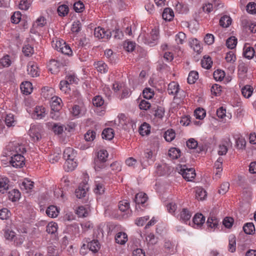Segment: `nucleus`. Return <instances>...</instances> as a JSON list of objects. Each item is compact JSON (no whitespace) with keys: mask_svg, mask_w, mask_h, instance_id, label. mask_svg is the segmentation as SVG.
Listing matches in <instances>:
<instances>
[{"mask_svg":"<svg viewBox=\"0 0 256 256\" xmlns=\"http://www.w3.org/2000/svg\"><path fill=\"white\" fill-rule=\"evenodd\" d=\"M27 70L28 74L30 75L32 77L38 76H39L40 72L37 65L34 62H30L28 64Z\"/></svg>","mask_w":256,"mask_h":256,"instance_id":"obj_17","label":"nucleus"},{"mask_svg":"<svg viewBox=\"0 0 256 256\" xmlns=\"http://www.w3.org/2000/svg\"><path fill=\"white\" fill-rule=\"evenodd\" d=\"M88 190V186L87 184H80L78 188H76L75 191V194L76 198H82L84 197L86 195Z\"/></svg>","mask_w":256,"mask_h":256,"instance_id":"obj_15","label":"nucleus"},{"mask_svg":"<svg viewBox=\"0 0 256 256\" xmlns=\"http://www.w3.org/2000/svg\"><path fill=\"white\" fill-rule=\"evenodd\" d=\"M150 130V126L146 122L142 124L139 128V132L142 136L149 134Z\"/></svg>","mask_w":256,"mask_h":256,"instance_id":"obj_39","label":"nucleus"},{"mask_svg":"<svg viewBox=\"0 0 256 256\" xmlns=\"http://www.w3.org/2000/svg\"><path fill=\"white\" fill-rule=\"evenodd\" d=\"M192 213L186 208H183L180 212L177 217L180 220L186 222L190 218Z\"/></svg>","mask_w":256,"mask_h":256,"instance_id":"obj_13","label":"nucleus"},{"mask_svg":"<svg viewBox=\"0 0 256 256\" xmlns=\"http://www.w3.org/2000/svg\"><path fill=\"white\" fill-rule=\"evenodd\" d=\"M119 124L124 129H134L136 127V120L126 116L124 114H120L118 116Z\"/></svg>","mask_w":256,"mask_h":256,"instance_id":"obj_6","label":"nucleus"},{"mask_svg":"<svg viewBox=\"0 0 256 256\" xmlns=\"http://www.w3.org/2000/svg\"><path fill=\"white\" fill-rule=\"evenodd\" d=\"M12 150L11 152H12V154H24L26 152V148H24V146L22 144H20L18 143L16 144H12Z\"/></svg>","mask_w":256,"mask_h":256,"instance_id":"obj_23","label":"nucleus"},{"mask_svg":"<svg viewBox=\"0 0 256 256\" xmlns=\"http://www.w3.org/2000/svg\"><path fill=\"white\" fill-rule=\"evenodd\" d=\"M102 136L104 139L111 140L114 136V130L112 128H104L102 132Z\"/></svg>","mask_w":256,"mask_h":256,"instance_id":"obj_28","label":"nucleus"},{"mask_svg":"<svg viewBox=\"0 0 256 256\" xmlns=\"http://www.w3.org/2000/svg\"><path fill=\"white\" fill-rule=\"evenodd\" d=\"M162 16L164 20L166 21H170L174 17V13L171 8H166L164 10L162 14Z\"/></svg>","mask_w":256,"mask_h":256,"instance_id":"obj_31","label":"nucleus"},{"mask_svg":"<svg viewBox=\"0 0 256 256\" xmlns=\"http://www.w3.org/2000/svg\"><path fill=\"white\" fill-rule=\"evenodd\" d=\"M232 23V18L230 16L224 15L220 20V24L223 28H228Z\"/></svg>","mask_w":256,"mask_h":256,"instance_id":"obj_37","label":"nucleus"},{"mask_svg":"<svg viewBox=\"0 0 256 256\" xmlns=\"http://www.w3.org/2000/svg\"><path fill=\"white\" fill-rule=\"evenodd\" d=\"M144 157L140 160V164L144 168L150 164V160L153 162V152L151 150L147 149L144 152Z\"/></svg>","mask_w":256,"mask_h":256,"instance_id":"obj_10","label":"nucleus"},{"mask_svg":"<svg viewBox=\"0 0 256 256\" xmlns=\"http://www.w3.org/2000/svg\"><path fill=\"white\" fill-rule=\"evenodd\" d=\"M206 196V192L202 188H197L196 190V198L198 200H203Z\"/></svg>","mask_w":256,"mask_h":256,"instance_id":"obj_42","label":"nucleus"},{"mask_svg":"<svg viewBox=\"0 0 256 256\" xmlns=\"http://www.w3.org/2000/svg\"><path fill=\"white\" fill-rule=\"evenodd\" d=\"M236 249V238L232 235L229 238L228 250L230 252H235Z\"/></svg>","mask_w":256,"mask_h":256,"instance_id":"obj_48","label":"nucleus"},{"mask_svg":"<svg viewBox=\"0 0 256 256\" xmlns=\"http://www.w3.org/2000/svg\"><path fill=\"white\" fill-rule=\"evenodd\" d=\"M31 2L28 0H21L19 4V8L22 10H28L30 7Z\"/></svg>","mask_w":256,"mask_h":256,"instance_id":"obj_63","label":"nucleus"},{"mask_svg":"<svg viewBox=\"0 0 256 256\" xmlns=\"http://www.w3.org/2000/svg\"><path fill=\"white\" fill-rule=\"evenodd\" d=\"M46 214L49 217L54 218L58 216L59 214V210L56 206H50L48 208Z\"/></svg>","mask_w":256,"mask_h":256,"instance_id":"obj_26","label":"nucleus"},{"mask_svg":"<svg viewBox=\"0 0 256 256\" xmlns=\"http://www.w3.org/2000/svg\"><path fill=\"white\" fill-rule=\"evenodd\" d=\"M148 197L146 194L144 192H139L135 196V202L136 205L143 204L147 200Z\"/></svg>","mask_w":256,"mask_h":256,"instance_id":"obj_27","label":"nucleus"},{"mask_svg":"<svg viewBox=\"0 0 256 256\" xmlns=\"http://www.w3.org/2000/svg\"><path fill=\"white\" fill-rule=\"evenodd\" d=\"M177 170L187 181H192L196 177L195 170L193 168H188L186 165H180L177 168Z\"/></svg>","mask_w":256,"mask_h":256,"instance_id":"obj_4","label":"nucleus"},{"mask_svg":"<svg viewBox=\"0 0 256 256\" xmlns=\"http://www.w3.org/2000/svg\"><path fill=\"white\" fill-rule=\"evenodd\" d=\"M47 112L44 107L36 106L32 114V116L34 119L40 120L44 118Z\"/></svg>","mask_w":256,"mask_h":256,"instance_id":"obj_9","label":"nucleus"},{"mask_svg":"<svg viewBox=\"0 0 256 256\" xmlns=\"http://www.w3.org/2000/svg\"><path fill=\"white\" fill-rule=\"evenodd\" d=\"M86 112V108L82 102L74 104L70 110L71 116L76 118H79L84 116Z\"/></svg>","mask_w":256,"mask_h":256,"instance_id":"obj_5","label":"nucleus"},{"mask_svg":"<svg viewBox=\"0 0 256 256\" xmlns=\"http://www.w3.org/2000/svg\"><path fill=\"white\" fill-rule=\"evenodd\" d=\"M6 125L8 126H14L16 124V120L14 114H10L6 115L5 118Z\"/></svg>","mask_w":256,"mask_h":256,"instance_id":"obj_43","label":"nucleus"},{"mask_svg":"<svg viewBox=\"0 0 256 256\" xmlns=\"http://www.w3.org/2000/svg\"><path fill=\"white\" fill-rule=\"evenodd\" d=\"M176 137V134L174 131L172 129L167 130L164 134V138L166 141L170 142Z\"/></svg>","mask_w":256,"mask_h":256,"instance_id":"obj_45","label":"nucleus"},{"mask_svg":"<svg viewBox=\"0 0 256 256\" xmlns=\"http://www.w3.org/2000/svg\"><path fill=\"white\" fill-rule=\"evenodd\" d=\"M68 7L64 4L61 5L58 8V12L60 16H65L68 14Z\"/></svg>","mask_w":256,"mask_h":256,"instance_id":"obj_57","label":"nucleus"},{"mask_svg":"<svg viewBox=\"0 0 256 256\" xmlns=\"http://www.w3.org/2000/svg\"><path fill=\"white\" fill-rule=\"evenodd\" d=\"M190 46L197 54H200L202 52V46L200 42L196 38H192L189 42Z\"/></svg>","mask_w":256,"mask_h":256,"instance_id":"obj_19","label":"nucleus"},{"mask_svg":"<svg viewBox=\"0 0 256 256\" xmlns=\"http://www.w3.org/2000/svg\"><path fill=\"white\" fill-rule=\"evenodd\" d=\"M186 40V34L182 32H180L175 36V40L177 44H183Z\"/></svg>","mask_w":256,"mask_h":256,"instance_id":"obj_54","label":"nucleus"},{"mask_svg":"<svg viewBox=\"0 0 256 256\" xmlns=\"http://www.w3.org/2000/svg\"><path fill=\"white\" fill-rule=\"evenodd\" d=\"M94 66L97 70L102 74H104L108 71V66L102 61H99L94 64Z\"/></svg>","mask_w":256,"mask_h":256,"instance_id":"obj_34","label":"nucleus"},{"mask_svg":"<svg viewBox=\"0 0 256 256\" xmlns=\"http://www.w3.org/2000/svg\"><path fill=\"white\" fill-rule=\"evenodd\" d=\"M63 156L65 160L76 159V152L72 148H66L64 152Z\"/></svg>","mask_w":256,"mask_h":256,"instance_id":"obj_21","label":"nucleus"},{"mask_svg":"<svg viewBox=\"0 0 256 256\" xmlns=\"http://www.w3.org/2000/svg\"><path fill=\"white\" fill-rule=\"evenodd\" d=\"M52 46L58 51L66 55H72V52L70 46L63 40H56L52 43Z\"/></svg>","mask_w":256,"mask_h":256,"instance_id":"obj_3","label":"nucleus"},{"mask_svg":"<svg viewBox=\"0 0 256 256\" xmlns=\"http://www.w3.org/2000/svg\"><path fill=\"white\" fill-rule=\"evenodd\" d=\"M9 180L7 178L0 179V192L4 194L8 188Z\"/></svg>","mask_w":256,"mask_h":256,"instance_id":"obj_35","label":"nucleus"},{"mask_svg":"<svg viewBox=\"0 0 256 256\" xmlns=\"http://www.w3.org/2000/svg\"><path fill=\"white\" fill-rule=\"evenodd\" d=\"M94 35L98 38L108 39L110 38L112 34L109 30H106L104 28L98 27L94 29Z\"/></svg>","mask_w":256,"mask_h":256,"instance_id":"obj_12","label":"nucleus"},{"mask_svg":"<svg viewBox=\"0 0 256 256\" xmlns=\"http://www.w3.org/2000/svg\"><path fill=\"white\" fill-rule=\"evenodd\" d=\"M108 156L105 150H100L97 152L96 158L94 160V169L96 172H100L106 168V162Z\"/></svg>","mask_w":256,"mask_h":256,"instance_id":"obj_2","label":"nucleus"},{"mask_svg":"<svg viewBox=\"0 0 256 256\" xmlns=\"http://www.w3.org/2000/svg\"><path fill=\"white\" fill-rule=\"evenodd\" d=\"M98 180L96 181V188L94 192L96 194H101L104 192V188L102 184L98 182Z\"/></svg>","mask_w":256,"mask_h":256,"instance_id":"obj_59","label":"nucleus"},{"mask_svg":"<svg viewBox=\"0 0 256 256\" xmlns=\"http://www.w3.org/2000/svg\"><path fill=\"white\" fill-rule=\"evenodd\" d=\"M181 152L180 150L176 148H170L168 152V155L172 159H178L180 157Z\"/></svg>","mask_w":256,"mask_h":256,"instance_id":"obj_36","label":"nucleus"},{"mask_svg":"<svg viewBox=\"0 0 256 256\" xmlns=\"http://www.w3.org/2000/svg\"><path fill=\"white\" fill-rule=\"evenodd\" d=\"M42 132V127L41 126L38 124L31 125L28 134L32 140L36 142L41 138Z\"/></svg>","mask_w":256,"mask_h":256,"instance_id":"obj_8","label":"nucleus"},{"mask_svg":"<svg viewBox=\"0 0 256 256\" xmlns=\"http://www.w3.org/2000/svg\"><path fill=\"white\" fill-rule=\"evenodd\" d=\"M88 246L90 250L94 252H97L100 248V246L98 240H94L88 244Z\"/></svg>","mask_w":256,"mask_h":256,"instance_id":"obj_49","label":"nucleus"},{"mask_svg":"<svg viewBox=\"0 0 256 256\" xmlns=\"http://www.w3.org/2000/svg\"><path fill=\"white\" fill-rule=\"evenodd\" d=\"M0 64L3 67H8L12 64V60L8 55L4 56L0 60Z\"/></svg>","mask_w":256,"mask_h":256,"instance_id":"obj_56","label":"nucleus"},{"mask_svg":"<svg viewBox=\"0 0 256 256\" xmlns=\"http://www.w3.org/2000/svg\"><path fill=\"white\" fill-rule=\"evenodd\" d=\"M211 58L209 56H204V58L201 60V64L202 68L209 69L211 68L212 64Z\"/></svg>","mask_w":256,"mask_h":256,"instance_id":"obj_47","label":"nucleus"},{"mask_svg":"<svg viewBox=\"0 0 256 256\" xmlns=\"http://www.w3.org/2000/svg\"><path fill=\"white\" fill-rule=\"evenodd\" d=\"M52 130L55 134H60L64 132V126L60 124H54Z\"/></svg>","mask_w":256,"mask_h":256,"instance_id":"obj_55","label":"nucleus"},{"mask_svg":"<svg viewBox=\"0 0 256 256\" xmlns=\"http://www.w3.org/2000/svg\"><path fill=\"white\" fill-rule=\"evenodd\" d=\"M118 208L122 212H126L130 208V204L126 200H123L119 202Z\"/></svg>","mask_w":256,"mask_h":256,"instance_id":"obj_61","label":"nucleus"},{"mask_svg":"<svg viewBox=\"0 0 256 256\" xmlns=\"http://www.w3.org/2000/svg\"><path fill=\"white\" fill-rule=\"evenodd\" d=\"M179 90V85L176 82H172L168 85V92L169 94L176 95Z\"/></svg>","mask_w":256,"mask_h":256,"instance_id":"obj_29","label":"nucleus"},{"mask_svg":"<svg viewBox=\"0 0 256 256\" xmlns=\"http://www.w3.org/2000/svg\"><path fill=\"white\" fill-rule=\"evenodd\" d=\"M60 88L65 94H68L70 91V84L65 80H61L60 83Z\"/></svg>","mask_w":256,"mask_h":256,"instance_id":"obj_38","label":"nucleus"},{"mask_svg":"<svg viewBox=\"0 0 256 256\" xmlns=\"http://www.w3.org/2000/svg\"><path fill=\"white\" fill-rule=\"evenodd\" d=\"M4 238L8 240L12 241L16 237V233L8 228H6L3 230Z\"/></svg>","mask_w":256,"mask_h":256,"instance_id":"obj_30","label":"nucleus"},{"mask_svg":"<svg viewBox=\"0 0 256 256\" xmlns=\"http://www.w3.org/2000/svg\"><path fill=\"white\" fill-rule=\"evenodd\" d=\"M232 142L229 138H226L218 146V154L220 156L226 154L228 147L231 146Z\"/></svg>","mask_w":256,"mask_h":256,"instance_id":"obj_11","label":"nucleus"},{"mask_svg":"<svg viewBox=\"0 0 256 256\" xmlns=\"http://www.w3.org/2000/svg\"><path fill=\"white\" fill-rule=\"evenodd\" d=\"M65 80L67 81L70 84H77L78 81V79L74 74H70L67 75L66 77Z\"/></svg>","mask_w":256,"mask_h":256,"instance_id":"obj_64","label":"nucleus"},{"mask_svg":"<svg viewBox=\"0 0 256 256\" xmlns=\"http://www.w3.org/2000/svg\"><path fill=\"white\" fill-rule=\"evenodd\" d=\"M77 160L76 159L66 160L64 164V168L66 171L70 172L74 170L77 166Z\"/></svg>","mask_w":256,"mask_h":256,"instance_id":"obj_22","label":"nucleus"},{"mask_svg":"<svg viewBox=\"0 0 256 256\" xmlns=\"http://www.w3.org/2000/svg\"><path fill=\"white\" fill-rule=\"evenodd\" d=\"M9 198L12 202H16L20 197V192L17 190H12L9 192Z\"/></svg>","mask_w":256,"mask_h":256,"instance_id":"obj_46","label":"nucleus"},{"mask_svg":"<svg viewBox=\"0 0 256 256\" xmlns=\"http://www.w3.org/2000/svg\"><path fill=\"white\" fill-rule=\"evenodd\" d=\"M158 39V32L156 29L152 30L150 34L141 33L138 37V42L140 43L153 46L155 45Z\"/></svg>","mask_w":256,"mask_h":256,"instance_id":"obj_1","label":"nucleus"},{"mask_svg":"<svg viewBox=\"0 0 256 256\" xmlns=\"http://www.w3.org/2000/svg\"><path fill=\"white\" fill-rule=\"evenodd\" d=\"M254 50L248 44H246L243 48L244 56L248 59H252L254 56Z\"/></svg>","mask_w":256,"mask_h":256,"instance_id":"obj_16","label":"nucleus"},{"mask_svg":"<svg viewBox=\"0 0 256 256\" xmlns=\"http://www.w3.org/2000/svg\"><path fill=\"white\" fill-rule=\"evenodd\" d=\"M58 226L56 223L54 222H49L46 226V232L48 234H54L58 230Z\"/></svg>","mask_w":256,"mask_h":256,"instance_id":"obj_51","label":"nucleus"},{"mask_svg":"<svg viewBox=\"0 0 256 256\" xmlns=\"http://www.w3.org/2000/svg\"><path fill=\"white\" fill-rule=\"evenodd\" d=\"M144 98L146 99H150L154 96V91L150 88H146L143 90Z\"/></svg>","mask_w":256,"mask_h":256,"instance_id":"obj_62","label":"nucleus"},{"mask_svg":"<svg viewBox=\"0 0 256 256\" xmlns=\"http://www.w3.org/2000/svg\"><path fill=\"white\" fill-rule=\"evenodd\" d=\"M76 213L79 217H86L88 214V210L84 206H80L77 208Z\"/></svg>","mask_w":256,"mask_h":256,"instance_id":"obj_53","label":"nucleus"},{"mask_svg":"<svg viewBox=\"0 0 256 256\" xmlns=\"http://www.w3.org/2000/svg\"><path fill=\"white\" fill-rule=\"evenodd\" d=\"M241 91L242 96L244 98H248L253 93L254 88L250 85H246L242 88Z\"/></svg>","mask_w":256,"mask_h":256,"instance_id":"obj_33","label":"nucleus"},{"mask_svg":"<svg viewBox=\"0 0 256 256\" xmlns=\"http://www.w3.org/2000/svg\"><path fill=\"white\" fill-rule=\"evenodd\" d=\"M22 92L24 94H29L32 93V84L28 81H26L22 83L20 86Z\"/></svg>","mask_w":256,"mask_h":256,"instance_id":"obj_24","label":"nucleus"},{"mask_svg":"<svg viewBox=\"0 0 256 256\" xmlns=\"http://www.w3.org/2000/svg\"><path fill=\"white\" fill-rule=\"evenodd\" d=\"M225 60L227 62L233 64L236 60V56L233 52L230 51L226 53Z\"/></svg>","mask_w":256,"mask_h":256,"instance_id":"obj_58","label":"nucleus"},{"mask_svg":"<svg viewBox=\"0 0 256 256\" xmlns=\"http://www.w3.org/2000/svg\"><path fill=\"white\" fill-rule=\"evenodd\" d=\"M115 240L116 243L124 244L128 240L127 235L123 232H118L115 236Z\"/></svg>","mask_w":256,"mask_h":256,"instance_id":"obj_32","label":"nucleus"},{"mask_svg":"<svg viewBox=\"0 0 256 256\" xmlns=\"http://www.w3.org/2000/svg\"><path fill=\"white\" fill-rule=\"evenodd\" d=\"M237 44V38L235 36H230L226 40V46L230 49L234 48Z\"/></svg>","mask_w":256,"mask_h":256,"instance_id":"obj_44","label":"nucleus"},{"mask_svg":"<svg viewBox=\"0 0 256 256\" xmlns=\"http://www.w3.org/2000/svg\"><path fill=\"white\" fill-rule=\"evenodd\" d=\"M198 78V74L197 72L192 71L190 72L188 78V82L190 84H194Z\"/></svg>","mask_w":256,"mask_h":256,"instance_id":"obj_50","label":"nucleus"},{"mask_svg":"<svg viewBox=\"0 0 256 256\" xmlns=\"http://www.w3.org/2000/svg\"><path fill=\"white\" fill-rule=\"evenodd\" d=\"M244 232L248 234H252L255 231L254 224L252 222L246 224L243 226Z\"/></svg>","mask_w":256,"mask_h":256,"instance_id":"obj_41","label":"nucleus"},{"mask_svg":"<svg viewBox=\"0 0 256 256\" xmlns=\"http://www.w3.org/2000/svg\"><path fill=\"white\" fill-rule=\"evenodd\" d=\"M206 114V111L202 108H198L194 111V116L197 119H203L205 117Z\"/></svg>","mask_w":256,"mask_h":256,"instance_id":"obj_60","label":"nucleus"},{"mask_svg":"<svg viewBox=\"0 0 256 256\" xmlns=\"http://www.w3.org/2000/svg\"><path fill=\"white\" fill-rule=\"evenodd\" d=\"M205 222V218L202 214H196L192 219V226L194 228L200 227Z\"/></svg>","mask_w":256,"mask_h":256,"instance_id":"obj_14","label":"nucleus"},{"mask_svg":"<svg viewBox=\"0 0 256 256\" xmlns=\"http://www.w3.org/2000/svg\"><path fill=\"white\" fill-rule=\"evenodd\" d=\"M11 160L10 164L11 165L16 168H20L24 166L25 164V158L24 156L20 154H11Z\"/></svg>","mask_w":256,"mask_h":256,"instance_id":"obj_7","label":"nucleus"},{"mask_svg":"<svg viewBox=\"0 0 256 256\" xmlns=\"http://www.w3.org/2000/svg\"><path fill=\"white\" fill-rule=\"evenodd\" d=\"M60 63L58 61L52 60L49 62L48 70L50 71L52 74L57 72Z\"/></svg>","mask_w":256,"mask_h":256,"instance_id":"obj_40","label":"nucleus"},{"mask_svg":"<svg viewBox=\"0 0 256 256\" xmlns=\"http://www.w3.org/2000/svg\"><path fill=\"white\" fill-rule=\"evenodd\" d=\"M34 188V182L28 179H24L21 184H20V188L21 190L26 192H28Z\"/></svg>","mask_w":256,"mask_h":256,"instance_id":"obj_20","label":"nucleus"},{"mask_svg":"<svg viewBox=\"0 0 256 256\" xmlns=\"http://www.w3.org/2000/svg\"><path fill=\"white\" fill-rule=\"evenodd\" d=\"M225 76V72L220 70H217L214 72V78L216 81H222Z\"/></svg>","mask_w":256,"mask_h":256,"instance_id":"obj_52","label":"nucleus"},{"mask_svg":"<svg viewBox=\"0 0 256 256\" xmlns=\"http://www.w3.org/2000/svg\"><path fill=\"white\" fill-rule=\"evenodd\" d=\"M62 100L58 96H54L51 98L50 106L52 110H60L62 107Z\"/></svg>","mask_w":256,"mask_h":256,"instance_id":"obj_18","label":"nucleus"},{"mask_svg":"<svg viewBox=\"0 0 256 256\" xmlns=\"http://www.w3.org/2000/svg\"><path fill=\"white\" fill-rule=\"evenodd\" d=\"M219 220L215 216H210L208 218L206 224L208 228L215 230L218 226Z\"/></svg>","mask_w":256,"mask_h":256,"instance_id":"obj_25","label":"nucleus"}]
</instances>
